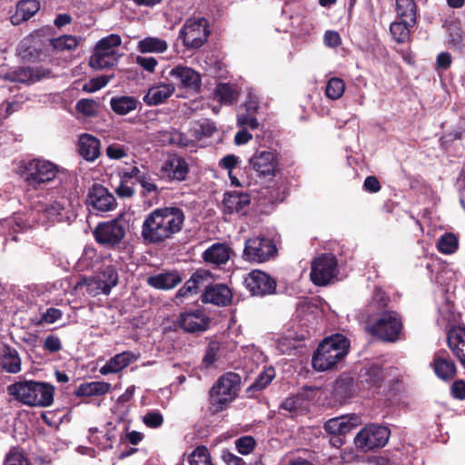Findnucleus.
Wrapping results in <instances>:
<instances>
[{
  "mask_svg": "<svg viewBox=\"0 0 465 465\" xmlns=\"http://www.w3.org/2000/svg\"><path fill=\"white\" fill-rule=\"evenodd\" d=\"M185 213L177 206L158 207L144 216L141 238L145 245H161L182 232Z\"/></svg>",
  "mask_w": 465,
  "mask_h": 465,
  "instance_id": "nucleus-1",
  "label": "nucleus"
},
{
  "mask_svg": "<svg viewBox=\"0 0 465 465\" xmlns=\"http://www.w3.org/2000/svg\"><path fill=\"white\" fill-rule=\"evenodd\" d=\"M15 173L25 183L27 191H40L57 183L62 185L68 179L65 169L41 157L22 160Z\"/></svg>",
  "mask_w": 465,
  "mask_h": 465,
  "instance_id": "nucleus-2",
  "label": "nucleus"
},
{
  "mask_svg": "<svg viewBox=\"0 0 465 465\" xmlns=\"http://www.w3.org/2000/svg\"><path fill=\"white\" fill-rule=\"evenodd\" d=\"M350 347L349 339L341 333H335L324 338L312 355V368L317 371L333 369L344 360L350 351Z\"/></svg>",
  "mask_w": 465,
  "mask_h": 465,
  "instance_id": "nucleus-3",
  "label": "nucleus"
},
{
  "mask_svg": "<svg viewBox=\"0 0 465 465\" xmlns=\"http://www.w3.org/2000/svg\"><path fill=\"white\" fill-rule=\"evenodd\" d=\"M7 391L15 400L28 406L48 407L54 401V387L36 381H20L8 386Z\"/></svg>",
  "mask_w": 465,
  "mask_h": 465,
  "instance_id": "nucleus-4",
  "label": "nucleus"
},
{
  "mask_svg": "<svg viewBox=\"0 0 465 465\" xmlns=\"http://www.w3.org/2000/svg\"><path fill=\"white\" fill-rule=\"evenodd\" d=\"M240 384L239 374L230 371L222 375L209 391V412L216 414L226 410L237 397Z\"/></svg>",
  "mask_w": 465,
  "mask_h": 465,
  "instance_id": "nucleus-5",
  "label": "nucleus"
},
{
  "mask_svg": "<svg viewBox=\"0 0 465 465\" xmlns=\"http://www.w3.org/2000/svg\"><path fill=\"white\" fill-rule=\"evenodd\" d=\"M366 329L370 334L382 341L396 342L401 339L403 330L402 319L396 311L383 312L377 316L367 315Z\"/></svg>",
  "mask_w": 465,
  "mask_h": 465,
  "instance_id": "nucleus-6",
  "label": "nucleus"
},
{
  "mask_svg": "<svg viewBox=\"0 0 465 465\" xmlns=\"http://www.w3.org/2000/svg\"><path fill=\"white\" fill-rule=\"evenodd\" d=\"M121 44L122 38L116 34H111L99 40L90 57V66L95 69H104L115 65L118 60L116 48Z\"/></svg>",
  "mask_w": 465,
  "mask_h": 465,
  "instance_id": "nucleus-7",
  "label": "nucleus"
},
{
  "mask_svg": "<svg viewBox=\"0 0 465 465\" xmlns=\"http://www.w3.org/2000/svg\"><path fill=\"white\" fill-rule=\"evenodd\" d=\"M210 33L206 18H188L179 32V38L186 49L195 50L207 42Z\"/></svg>",
  "mask_w": 465,
  "mask_h": 465,
  "instance_id": "nucleus-8",
  "label": "nucleus"
},
{
  "mask_svg": "<svg viewBox=\"0 0 465 465\" xmlns=\"http://www.w3.org/2000/svg\"><path fill=\"white\" fill-rule=\"evenodd\" d=\"M248 165L260 179L272 180L281 169L279 154L273 150L257 149L249 158Z\"/></svg>",
  "mask_w": 465,
  "mask_h": 465,
  "instance_id": "nucleus-9",
  "label": "nucleus"
},
{
  "mask_svg": "<svg viewBox=\"0 0 465 465\" xmlns=\"http://www.w3.org/2000/svg\"><path fill=\"white\" fill-rule=\"evenodd\" d=\"M391 437L387 426L371 423L362 428L355 436V445L363 452L383 448Z\"/></svg>",
  "mask_w": 465,
  "mask_h": 465,
  "instance_id": "nucleus-10",
  "label": "nucleus"
},
{
  "mask_svg": "<svg viewBox=\"0 0 465 465\" xmlns=\"http://www.w3.org/2000/svg\"><path fill=\"white\" fill-rule=\"evenodd\" d=\"M93 234L96 242L107 248H115L125 237V226L121 218L99 223Z\"/></svg>",
  "mask_w": 465,
  "mask_h": 465,
  "instance_id": "nucleus-11",
  "label": "nucleus"
},
{
  "mask_svg": "<svg viewBox=\"0 0 465 465\" xmlns=\"http://www.w3.org/2000/svg\"><path fill=\"white\" fill-rule=\"evenodd\" d=\"M277 248L274 242L263 236H255L246 240L242 252L243 260L250 262H264L274 257Z\"/></svg>",
  "mask_w": 465,
  "mask_h": 465,
  "instance_id": "nucleus-12",
  "label": "nucleus"
},
{
  "mask_svg": "<svg viewBox=\"0 0 465 465\" xmlns=\"http://www.w3.org/2000/svg\"><path fill=\"white\" fill-rule=\"evenodd\" d=\"M338 262L332 253H322L311 265L310 278L317 286H325L334 278Z\"/></svg>",
  "mask_w": 465,
  "mask_h": 465,
  "instance_id": "nucleus-13",
  "label": "nucleus"
},
{
  "mask_svg": "<svg viewBox=\"0 0 465 465\" xmlns=\"http://www.w3.org/2000/svg\"><path fill=\"white\" fill-rule=\"evenodd\" d=\"M244 284L253 296L264 297L276 293V280L260 270L249 272L244 278Z\"/></svg>",
  "mask_w": 465,
  "mask_h": 465,
  "instance_id": "nucleus-14",
  "label": "nucleus"
},
{
  "mask_svg": "<svg viewBox=\"0 0 465 465\" xmlns=\"http://www.w3.org/2000/svg\"><path fill=\"white\" fill-rule=\"evenodd\" d=\"M86 205L93 211L105 213L117 206L114 195L100 183H94L88 190Z\"/></svg>",
  "mask_w": 465,
  "mask_h": 465,
  "instance_id": "nucleus-15",
  "label": "nucleus"
},
{
  "mask_svg": "<svg viewBox=\"0 0 465 465\" xmlns=\"http://www.w3.org/2000/svg\"><path fill=\"white\" fill-rule=\"evenodd\" d=\"M435 375L441 381H450L457 376L455 362L445 349L436 351L430 363Z\"/></svg>",
  "mask_w": 465,
  "mask_h": 465,
  "instance_id": "nucleus-16",
  "label": "nucleus"
},
{
  "mask_svg": "<svg viewBox=\"0 0 465 465\" xmlns=\"http://www.w3.org/2000/svg\"><path fill=\"white\" fill-rule=\"evenodd\" d=\"M169 75L174 87L198 91L202 84L200 74L188 66L177 65L171 69Z\"/></svg>",
  "mask_w": 465,
  "mask_h": 465,
  "instance_id": "nucleus-17",
  "label": "nucleus"
},
{
  "mask_svg": "<svg viewBox=\"0 0 465 465\" xmlns=\"http://www.w3.org/2000/svg\"><path fill=\"white\" fill-rule=\"evenodd\" d=\"M69 206V200L64 196L53 203H43L37 209L42 215V223H59L68 218L66 209Z\"/></svg>",
  "mask_w": 465,
  "mask_h": 465,
  "instance_id": "nucleus-18",
  "label": "nucleus"
},
{
  "mask_svg": "<svg viewBox=\"0 0 465 465\" xmlns=\"http://www.w3.org/2000/svg\"><path fill=\"white\" fill-rule=\"evenodd\" d=\"M201 301L203 303L225 307L232 303V292L226 284L211 283L205 287L201 296Z\"/></svg>",
  "mask_w": 465,
  "mask_h": 465,
  "instance_id": "nucleus-19",
  "label": "nucleus"
},
{
  "mask_svg": "<svg viewBox=\"0 0 465 465\" xmlns=\"http://www.w3.org/2000/svg\"><path fill=\"white\" fill-rule=\"evenodd\" d=\"M174 324L186 332H200L207 330L209 318L200 311L182 312Z\"/></svg>",
  "mask_w": 465,
  "mask_h": 465,
  "instance_id": "nucleus-20",
  "label": "nucleus"
},
{
  "mask_svg": "<svg viewBox=\"0 0 465 465\" xmlns=\"http://www.w3.org/2000/svg\"><path fill=\"white\" fill-rule=\"evenodd\" d=\"M183 282V277L176 270L163 271L146 278L148 286L156 290H172Z\"/></svg>",
  "mask_w": 465,
  "mask_h": 465,
  "instance_id": "nucleus-21",
  "label": "nucleus"
},
{
  "mask_svg": "<svg viewBox=\"0 0 465 465\" xmlns=\"http://www.w3.org/2000/svg\"><path fill=\"white\" fill-rule=\"evenodd\" d=\"M447 345L457 360L465 365V327H450L447 332Z\"/></svg>",
  "mask_w": 465,
  "mask_h": 465,
  "instance_id": "nucleus-22",
  "label": "nucleus"
},
{
  "mask_svg": "<svg viewBox=\"0 0 465 465\" xmlns=\"http://www.w3.org/2000/svg\"><path fill=\"white\" fill-rule=\"evenodd\" d=\"M161 171L168 180L182 182L189 173V165L184 158L174 155L163 163Z\"/></svg>",
  "mask_w": 465,
  "mask_h": 465,
  "instance_id": "nucleus-23",
  "label": "nucleus"
},
{
  "mask_svg": "<svg viewBox=\"0 0 465 465\" xmlns=\"http://www.w3.org/2000/svg\"><path fill=\"white\" fill-rule=\"evenodd\" d=\"M96 293L109 294L112 288L118 283V272L114 265L104 266L94 277Z\"/></svg>",
  "mask_w": 465,
  "mask_h": 465,
  "instance_id": "nucleus-24",
  "label": "nucleus"
},
{
  "mask_svg": "<svg viewBox=\"0 0 465 465\" xmlns=\"http://www.w3.org/2000/svg\"><path fill=\"white\" fill-rule=\"evenodd\" d=\"M225 348L232 351L236 348V342L232 340L230 341H219L217 340L210 341L206 346L205 352L202 360V365L205 369H209L213 366L217 361L218 356Z\"/></svg>",
  "mask_w": 465,
  "mask_h": 465,
  "instance_id": "nucleus-25",
  "label": "nucleus"
},
{
  "mask_svg": "<svg viewBox=\"0 0 465 465\" xmlns=\"http://www.w3.org/2000/svg\"><path fill=\"white\" fill-rule=\"evenodd\" d=\"M100 140L92 134H84L79 138V154L88 162H94L100 156Z\"/></svg>",
  "mask_w": 465,
  "mask_h": 465,
  "instance_id": "nucleus-26",
  "label": "nucleus"
},
{
  "mask_svg": "<svg viewBox=\"0 0 465 465\" xmlns=\"http://www.w3.org/2000/svg\"><path fill=\"white\" fill-rule=\"evenodd\" d=\"M175 87L172 84H159L151 86L143 100L149 105H158L164 103L174 93Z\"/></svg>",
  "mask_w": 465,
  "mask_h": 465,
  "instance_id": "nucleus-27",
  "label": "nucleus"
},
{
  "mask_svg": "<svg viewBox=\"0 0 465 465\" xmlns=\"http://www.w3.org/2000/svg\"><path fill=\"white\" fill-rule=\"evenodd\" d=\"M361 383H365L369 388H381L385 375L382 367L378 363H370L361 369L359 374Z\"/></svg>",
  "mask_w": 465,
  "mask_h": 465,
  "instance_id": "nucleus-28",
  "label": "nucleus"
},
{
  "mask_svg": "<svg viewBox=\"0 0 465 465\" xmlns=\"http://www.w3.org/2000/svg\"><path fill=\"white\" fill-rule=\"evenodd\" d=\"M308 388L304 387L302 391H298L287 397L280 405L281 410L287 411L292 414H297L307 411L311 399L308 396Z\"/></svg>",
  "mask_w": 465,
  "mask_h": 465,
  "instance_id": "nucleus-29",
  "label": "nucleus"
},
{
  "mask_svg": "<svg viewBox=\"0 0 465 465\" xmlns=\"http://www.w3.org/2000/svg\"><path fill=\"white\" fill-rule=\"evenodd\" d=\"M232 249L225 243H213L203 252V259L207 263L222 265L231 257Z\"/></svg>",
  "mask_w": 465,
  "mask_h": 465,
  "instance_id": "nucleus-30",
  "label": "nucleus"
},
{
  "mask_svg": "<svg viewBox=\"0 0 465 465\" xmlns=\"http://www.w3.org/2000/svg\"><path fill=\"white\" fill-rule=\"evenodd\" d=\"M251 203V196L248 193L239 192H229L223 197V212L226 214L241 212Z\"/></svg>",
  "mask_w": 465,
  "mask_h": 465,
  "instance_id": "nucleus-31",
  "label": "nucleus"
},
{
  "mask_svg": "<svg viewBox=\"0 0 465 465\" xmlns=\"http://www.w3.org/2000/svg\"><path fill=\"white\" fill-rule=\"evenodd\" d=\"M0 367L7 373H18L21 371V359L18 351L9 346L4 345L0 352Z\"/></svg>",
  "mask_w": 465,
  "mask_h": 465,
  "instance_id": "nucleus-32",
  "label": "nucleus"
},
{
  "mask_svg": "<svg viewBox=\"0 0 465 465\" xmlns=\"http://www.w3.org/2000/svg\"><path fill=\"white\" fill-rule=\"evenodd\" d=\"M40 9L38 0H20L16 5L15 13L11 16V23L15 25L29 20Z\"/></svg>",
  "mask_w": 465,
  "mask_h": 465,
  "instance_id": "nucleus-33",
  "label": "nucleus"
},
{
  "mask_svg": "<svg viewBox=\"0 0 465 465\" xmlns=\"http://www.w3.org/2000/svg\"><path fill=\"white\" fill-rule=\"evenodd\" d=\"M356 420L354 417H337L328 420L323 428L330 435L344 436L356 427Z\"/></svg>",
  "mask_w": 465,
  "mask_h": 465,
  "instance_id": "nucleus-34",
  "label": "nucleus"
},
{
  "mask_svg": "<svg viewBox=\"0 0 465 465\" xmlns=\"http://www.w3.org/2000/svg\"><path fill=\"white\" fill-rule=\"evenodd\" d=\"M355 392L354 379L349 373H341L335 381L333 394L340 401L351 398Z\"/></svg>",
  "mask_w": 465,
  "mask_h": 465,
  "instance_id": "nucleus-35",
  "label": "nucleus"
},
{
  "mask_svg": "<svg viewBox=\"0 0 465 465\" xmlns=\"http://www.w3.org/2000/svg\"><path fill=\"white\" fill-rule=\"evenodd\" d=\"M208 276H210L208 271L197 270L192 274L190 279L184 282L183 287L177 291L175 298L182 301L183 298L197 293L199 284Z\"/></svg>",
  "mask_w": 465,
  "mask_h": 465,
  "instance_id": "nucleus-36",
  "label": "nucleus"
},
{
  "mask_svg": "<svg viewBox=\"0 0 465 465\" xmlns=\"http://www.w3.org/2000/svg\"><path fill=\"white\" fill-rule=\"evenodd\" d=\"M391 302L388 294L380 287H376L371 298V301L367 306L368 315H380L383 312H392L388 310L389 302Z\"/></svg>",
  "mask_w": 465,
  "mask_h": 465,
  "instance_id": "nucleus-37",
  "label": "nucleus"
},
{
  "mask_svg": "<svg viewBox=\"0 0 465 465\" xmlns=\"http://www.w3.org/2000/svg\"><path fill=\"white\" fill-rule=\"evenodd\" d=\"M133 358V352L124 351L112 357L101 369L100 373L107 375L110 373H117L127 367Z\"/></svg>",
  "mask_w": 465,
  "mask_h": 465,
  "instance_id": "nucleus-38",
  "label": "nucleus"
},
{
  "mask_svg": "<svg viewBox=\"0 0 465 465\" xmlns=\"http://www.w3.org/2000/svg\"><path fill=\"white\" fill-rule=\"evenodd\" d=\"M111 389V384L105 381H90L82 383L74 394L77 397L102 396Z\"/></svg>",
  "mask_w": 465,
  "mask_h": 465,
  "instance_id": "nucleus-39",
  "label": "nucleus"
},
{
  "mask_svg": "<svg viewBox=\"0 0 465 465\" xmlns=\"http://www.w3.org/2000/svg\"><path fill=\"white\" fill-rule=\"evenodd\" d=\"M41 30L35 31L21 42L18 47L19 55L30 62H34L39 58L40 50L36 48L33 44L36 38L41 36Z\"/></svg>",
  "mask_w": 465,
  "mask_h": 465,
  "instance_id": "nucleus-40",
  "label": "nucleus"
},
{
  "mask_svg": "<svg viewBox=\"0 0 465 465\" xmlns=\"http://www.w3.org/2000/svg\"><path fill=\"white\" fill-rule=\"evenodd\" d=\"M49 72L40 67H19L15 70L18 83L31 84L45 77Z\"/></svg>",
  "mask_w": 465,
  "mask_h": 465,
  "instance_id": "nucleus-41",
  "label": "nucleus"
},
{
  "mask_svg": "<svg viewBox=\"0 0 465 465\" xmlns=\"http://www.w3.org/2000/svg\"><path fill=\"white\" fill-rule=\"evenodd\" d=\"M396 12L399 19L410 21L411 25H416L418 6L414 0H396Z\"/></svg>",
  "mask_w": 465,
  "mask_h": 465,
  "instance_id": "nucleus-42",
  "label": "nucleus"
},
{
  "mask_svg": "<svg viewBox=\"0 0 465 465\" xmlns=\"http://www.w3.org/2000/svg\"><path fill=\"white\" fill-rule=\"evenodd\" d=\"M139 104V101L134 96H115L110 101L112 110L119 115H125L134 111Z\"/></svg>",
  "mask_w": 465,
  "mask_h": 465,
  "instance_id": "nucleus-43",
  "label": "nucleus"
},
{
  "mask_svg": "<svg viewBox=\"0 0 465 465\" xmlns=\"http://www.w3.org/2000/svg\"><path fill=\"white\" fill-rule=\"evenodd\" d=\"M411 22L410 21H395L392 22L390 25V32L392 35V38L398 44L407 43L411 38V27L414 25H411Z\"/></svg>",
  "mask_w": 465,
  "mask_h": 465,
  "instance_id": "nucleus-44",
  "label": "nucleus"
},
{
  "mask_svg": "<svg viewBox=\"0 0 465 465\" xmlns=\"http://www.w3.org/2000/svg\"><path fill=\"white\" fill-rule=\"evenodd\" d=\"M274 368H265L255 379V381L247 388V392H256L264 390L275 378Z\"/></svg>",
  "mask_w": 465,
  "mask_h": 465,
  "instance_id": "nucleus-45",
  "label": "nucleus"
},
{
  "mask_svg": "<svg viewBox=\"0 0 465 465\" xmlns=\"http://www.w3.org/2000/svg\"><path fill=\"white\" fill-rule=\"evenodd\" d=\"M167 47L166 41L156 37H146L138 43L141 53H163Z\"/></svg>",
  "mask_w": 465,
  "mask_h": 465,
  "instance_id": "nucleus-46",
  "label": "nucleus"
},
{
  "mask_svg": "<svg viewBox=\"0 0 465 465\" xmlns=\"http://www.w3.org/2000/svg\"><path fill=\"white\" fill-rule=\"evenodd\" d=\"M81 37H77L72 35H64L57 38L51 39V45L54 49L58 51H74L79 45V40Z\"/></svg>",
  "mask_w": 465,
  "mask_h": 465,
  "instance_id": "nucleus-47",
  "label": "nucleus"
},
{
  "mask_svg": "<svg viewBox=\"0 0 465 465\" xmlns=\"http://www.w3.org/2000/svg\"><path fill=\"white\" fill-rule=\"evenodd\" d=\"M437 248L441 253L452 254L459 248L458 238L453 233H445L439 239Z\"/></svg>",
  "mask_w": 465,
  "mask_h": 465,
  "instance_id": "nucleus-48",
  "label": "nucleus"
},
{
  "mask_svg": "<svg viewBox=\"0 0 465 465\" xmlns=\"http://www.w3.org/2000/svg\"><path fill=\"white\" fill-rule=\"evenodd\" d=\"M345 91V83L341 78L331 77L326 84L325 94L331 100H337Z\"/></svg>",
  "mask_w": 465,
  "mask_h": 465,
  "instance_id": "nucleus-49",
  "label": "nucleus"
},
{
  "mask_svg": "<svg viewBox=\"0 0 465 465\" xmlns=\"http://www.w3.org/2000/svg\"><path fill=\"white\" fill-rule=\"evenodd\" d=\"M191 465H213L208 449L203 446H197L193 451L190 460Z\"/></svg>",
  "mask_w": 465,
  "mask_h": 465,
  "instance_id": "nucleus-50",
  "label": "nucleus"
},
{
  "mask_svg": "<svg viewBox=\"0 0 465 465\" xmlns=\"http://www.w3.org/2000/svg\"><path fill=\"white\" fill-rule=\"evenodd\" d=\"M215 94L223 104H232L236 100V93L229 84H219Z\"/></svg>",
  "mask_w": 465,
  "mask_h": 465,
  "instance_id": "nucleus-51",
  "label": "nucleus"
},
{
  "mask_svg": "<svg viewBox=\"0 0 465 465\" xmlns=\"http://www.w3.org/2000/svg\"><path fill=\"white\" fill-rule=\"evenodd\" d=\"M98 106V103L94 99L84 98L76 103L75 108L85 116H94L97 114Z\"/></svg>",
  "mask_w": 465,
  "mask_h": 465,
  "instance_id": "nucleus-52",
  "label": "nucleus"
},
{
  "mask_svg": "<svg viewBox=\"0 0 465 465\" xmlns=\"http://www.w3.org/2000/svg\"><path fill=\"white\" fill-rule=\"evenodd\" d=\"M4 465H30V462L18 448L13 447L6 453Z\"/></svg>",
  "mask_w": 465,
  "mask_h": 465,
  "instance_id": "nucleus-53",
  "label": "nucleus"
},
{
  "mask_svg": "<svg viewBox=\"0 0 465 465\" xmlns=\"http://www.w3.org/2000/svg\"><path fill=\"white\" fill-rule=\"evenodd\" d=\"M256 445V441L252 436H243L236 440L235 447L239 453L242 455L250 454Z\"/></svg>",
  "mask_w": 465,
  "mask_h": 465,
  "instance_id": "nucleus-54",
  "label": "nucleus"
},
{
  "mask_svg": "<svg viewBox=\"0 0 465 465\" xmlns=\"http://www.w3.org/2000/svg\"><path fill=\"white\" fill-rule=\"evenodd\" d=\"M112 76L101 75L92 78L88 83L83 86V91L86 93H94L104 87L110 81Z\"/></svg>",
  "mask_w": 465,
  "mask_h": 465,
  "instance_id": "nucleus-55",
  "label": "nucleus"
},
{
  "mask_svg": "<svg viewBox=\"0 0 465 465\" xmlns=\"http://www.w3.org/2000/svg\"><path fill=\"white\" fill-rule=\"evenodd\" d=\"M63 315L64 313L61 310L54 307L48 308L45 312L42 313L37 325L52 324L58 320H61Z\"/></svg>",
  "mask_w": 465,
  "mask_h": 465,
  "instance_id": "nucleus-56",
  "label": "nucleus"
},
{
  "mask_svg": "<svg viewBox=\"0 0 465 465\" xmlns=\"http://www.w3.org/2000/svg\"><path fill=\"white\" fill-rule=\"evenodd\" d=\"M43 348L49 353H55L63 349V345L57 335L49 334L44 340Z\"/></svg>",
  "mask_w": 465,
  "mask_h": 465,
  "instance_id": "nucleus-57",
  "label": "nucleus"
},
{
  "mask_svg": "<svg viewBox=\"0 0 465 465\" xmlns=\"http://www.w3.org/2000/svg\"><path fill=\"white\" fill-rule=\"evenodd\" d=\"M195 137L199 140L203 137H211L214 132H216V126L213 122L205 119L199 124L198 128L195 129Z\"/></svg>",
  "mask_w": 465,
  "mask_h": 465,
  "instance_id": "nucleus-58",
  "label": "nucleus"
},
{
  "mask_svg": "<svg viewBox=\"0 0 465 465\" xmlns=\"http://www.w3.org/2000/svg\"><path fill=\"white\" fill-rule=\"evenodd\" d=\"M143 422L151 429H157L163 423V417L160 411H149L143 417Z\"/></svg>",
  "mask_w": 465,
  "mask_h": 465,
  "instance_id": "nucleus-59",
  "label": "nucleus"
},
{
  "mask_svg": "<svg viewBox=\"0 0 465 465\" xmlns=\"http://www.w3.org/2000/svg\"><path fill=\"white\" fill-rule=\"evenodd\" d=\"M127 148L124 145L119 143H113L107 146L106 155L110 159L121 160L127 156Z\"/></svg>",
  "mask_w": 465,
  "mask_h": 465,
  "instance_id": "nucleus-60",
  "label": "nucleus"
},
{
  "mask_svg": "<svg viewBox=\"0 0 465 465\" xmlns=\"http://www.w3.org/2000/svg\"><path fill=\"white\" fill-rule=\"evenodd\" d=\"M135 63L140 65L143 70L153 73L155 70L156 65L158 64L157 60L154 57L149 56H141L137 55L135 58Z\"/></svg>",
  "mask_w": 465,
  "mask_h": 465,
  "instance_id": "nucleus-61",
  "label": "nucleus"
},
{
  "mask_svg": "<svg viewBox=\"0 0 465 465\" xmlns=\"http://www.w3.org/2000/svg\"><path fill=\"white\" fill-rule=\"evenodd\" d=\"M19 108L17 102H5L0 104V122L6 120L13 113Z\"/></svg>",
  "mask_w": 465,
  "mask_h": 465,
  "instance_id": "nucleus-62",
  "label": "nucleus"
},
{
  "mask_svg": "<svg viewBox=\"0 0 465 465\" xmlns=\"http://www.w3.org/2000/svg\"><path fill=\"white\" fill-rule=\"evenodd\" d=\"M237 123L241 126L250 127L252 130L259 127V122L253 114H242L237 117Z\"/></svg>",
  "mask_w": 465,
  "mask_h": 465,
  "instance_id": "nucleus-63",
  "label": "nucleus"
},
{
  "mask_svg": "<svg viewBox=\"0 0 465 465\" xmlns=\"http://www.w3.org/2000/svg\"><path fill=\"white\" fill-rule=\"evenodd\" d=\"M450 395L456 400H465V381H455L450 386Z\"/></svg>",
  "mask_w": 465,
  "mask_h": 465,
  "instance_id": "nucleus-64",
  "label": "nucleus"
}]
</instances>
